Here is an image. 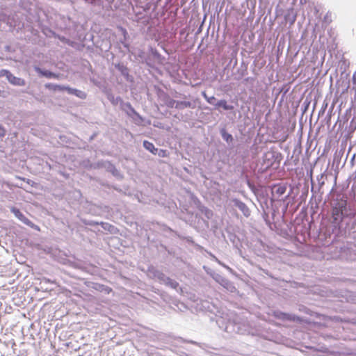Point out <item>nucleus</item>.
Listing matches in <instances>:
<instances>
[{"label":"nucleus","mask_w":356,"mask_h":356,"mask_svg":"<svg viewBox=\"0 0 356 356\" xmlns=\"http://www.w3.org/2000/svg\"><path fill=\"white\" fill-rule=\"evenodd\" d=\"M347 202L346 200L341 199L337 201L332 210V216L334 222H340L343 220V211L346 209Z\"/></svg>","instance_id":"1"},{"label":"nucleus","mask_w":356,"mask_h":356,"mask_svg":"<svg viewBox=\"0 0 356 356\" xmlns=\"http://www.w3.org/2000/svg\"><path fill=\"white\" fill-rule=\"evenodd\" d=\"M276 161V157L273 152H267L263 156V165L266 169L273 168Z\"/></svg>","instance_id":"2"},{"label":"nucleus","mask_w":356,"mask_h":356,"mask_svg":"<svg viewBox=\"0 0 356 356\" xmlns=\"http://www.w3.org/2000/svg\"><path fill=\"white\" fill-rule=\"evenodd\" d=\"M11 211L19 220H20L22 222H23L26 225H28L31 227H33V228L38 227L31 220H29L27 218H26L24 216V214L19 209H17L16 208H13Z\"/></svg>","instance_id":"3"},{"label":"nucleus","mask_w":356,"mask_h":356,"mask_svg":"<svg viewBox=\"0 0 356 356\" xmlns=\"http://www.w3.org/2000/svg\"><path fill=\"white\" fill-rule=\"evenodd\" d=\"M273 316L280 320L282 321H299V318L296 316H292L289 314L284 313L282 312H274Z\"/></svg>","instance_id":"4"},{"label":"nucleus","mask_w":356,"mask_h":356,"mask_svg":"<svg viewBox=\"0 0 356 356\" xmlns=\"http://www.w3.org/2000/svg\"><path fill=\"white\" fill-rule=\"evenodd\" d=\"M235 205L243 212L245 216L248 217L250 215V209L243 202L235 200Z\"/></svg>","instance_id":"5"},{"label":"nucleus","mask_w":356,"mask_h":356,"mask_svg":"<svg viewBox=\"0 0 356 356\" xmlns=\"http://www.w3.org/2000/svg\"><path fill=\"white\" fill-rule=\"evenodd\" d=\"M216 108H222L225 111H231L234 109V106L229 105L226 100H220L215 104Z\"/></svg>","instance_id":"6"},{"label":"nucleus","mask_w":356,"mask_h":356,"mask_svg":"<svg viewBox=\"0 0 356 356\" xmlns=\"http://www.w3.org/2000/svg\"><path fill=\"white\" fill-rule=\"evenodd\" d=\"M96 291L104 292L105 293L109 294L112 292V289L108 286H105L101 284H96L93 287Z\"/></svg>","instance_id":"7"},{"label":"nucleus","mask_w":356,"mask_h":356,"mask_svg":"<svg viewBox=\"0 0 356 356\" xmlns=\"http://www.w3.org/2000/svg\"><path fill=\"white\" fill-rule=\"evenodd\" d=\"M8 80L11 83L16 85V86H24L25 85V81L24 79H22L21 78L15 77L11 74L8 76Z\"/></svg>","instance_id":"8"},{"label":"nucleus","mask_w":356,"mask_h":356,"mask_svg":"<svg viewBox=\"0 0 356 356\" xmlns=\"http://www.w3.org/2000/svg\"><path fill=\"white\" fill-rule=\"evenodd\" d=\"M143 146L146 149L149 151L153 154H157L158 149L155 147V146L154 145V144L152 143L149 142L147 140H145L143 142Z\"/></svg>","instance_id":"9"},{"label":"nucleus","mask_w":356,"mask_h":356,"mask_svg":"<svg viewBox=\"0 0 356 356\" xmlns=\"http://www.w3.org/2000/svg\"><path fill=\"white\" fill-rule=\"evenodd\" d=\"M37 71L41 74L42 76L47 77V78H54V79H58L59 75L56 74L55 73H53L51 72L47 71V70H42L40 68L37 69Z\"/></svg>","instance_id":"10"},{"label":"nucleus","mask_w":356,"mask_h":356,"mask_svg":"<svg viewBox=\"0 0 356 356\" xmlns=\"http://www.w3.org/2000/svg\"><path fill=\"white\" fill-rule=\"evenodd\" d=\"M191 106V103L190 102H177L175 107L178 109H182L184 108H188Z\"/></svg>","instance_id":"11"},{"label":"nucleus","mask_w":356,"mask_h":356,"mask_svg":"<svg viewBox=\"0 0 356 356\" xmlns=\"http://www.w3.org/2000/svg\"><path fill=\"white\" fill-rule=\"evenodd\" d=\"M45 87L49 90H64V88H65V86H60V85H56V84H52V83H47L45 85Z\"/></svg>","instance_id":"12"},{"label":"nucleus","mask_w":356,"mask_h":356,"mask_svg":"<svg viewBox=\"0 0 356 356\" xmlns=\"http://www.w3.org/2000/svg\"><path fill=\"white\" fill-rule=\"evenodd\" d=\"M286 189L284 186H278L275 189V193L278 195H282L286 192Z\"/></svg>","instance_id":"13"},{"label":"nucleus","mask_w":356,"mask_h":356,"mask_svg":"<svg viewBox=\"0 0 356 356\" xmlns=\"http://www.w3.org/2000/svg\"><path fill=\"white\" fill-rule=\"evenodd\" d=\"M74 95H76V97H79L81 99H86V97H87V95H86V93L85 92L81 91V90H76V89Z\"/></svg>","instance_id":"14"},{"label":"nucleus","mask_w":356,"mask_h":356,"mask_svg":"<svg viewBox=\"0 0 356 356\" xmlns=\"http://www.w3.org/2000/svg\"><path fill=\"white\" fill-rule=\"evenodd\" d=\"M161 157H167L168 156V153L165 149H158L157 154Z\"/></svg>","instance_id":"15"},{"label":"nucleus","mask_w":356,"mask_h":356,"mask_svg":"<svg viewBox=\"0 0 356 356\" xmlns=\"http://www.w3.org/2000/svg\"><path fill=\"white\" fill-rule=\"evenodd\" d=\"M64 90H66L70 94L74 95L76 89L65 86Z\"/></svg>","instance_id":"16"},{"label":"nucleus","mask_w":356,"mask_h":356,"mask_svg":"<svg viewBox=\"0 0 356 356\" xmlns=\"http://www.w3.org/2000/svg\"><path fill=\"white\" fill-rule=\"evenodd\" d=\"M223 138L224 139H225L227 141H229V140H232V136L231 134H223Z\"/></svg>","instance_id":"17"},{"label":"nucleus","mask_w":356,"mask_h":356,"mask_svg":"<svg viewBox=\"0 0 356 356\" xmlns=\"http://www.w3.org/2000/svg\"><path fill=\"white\" fill-rule=\"evenodd\" d=\"M216 100V98L215 97L213 96H211V97H209V98L207 99V102L210 104H214V101Z\"/></svg>","instance_id":"18"},{"label":"nucleus","mask_w":356,"mask_h":356,"mask_svg":"<svg viewBox=\"0 0 356 356\" xmlns=\"http://www.w3.org/2000/svg\"><path fill=\"white\" fill-rule=\"evenodd\" d=\"M6 135V130L0 126V137H3Z\"/></svg>","instance_id":"19"},{"label":"nucleus","mask_w":356,"mask_h":356,"mask_svg":"<svg viewBox=\"0 0 356 356\" xmlns=\"http://www.w3.org/2000/svg\"><path fill=\"white\" fill-rule=\"evenodd\" d=\"M353 83L356 85V71L353 74Z\"/></svg>","instance_id":"20"},{"label":"nucleus","mask_w":356,"mask_h":356,"mask_svg":"<svg viewBox=\"0 0 356 356\" xmlns=\"http://www.w3.org/2000/svg\"><path fill=\"white\" fill-rule=\"evenodd\" d=\"M169 102L170 104L168 106L171 107L174 106V104L177 103V102L173 99H171Z\"/></svg>","instance_id":"21"},{"label":"nucleus","mask_w":356,"mask_h":356,"mask_svg":"<svg viewBox=\"0 0 356 356\" xmlns=\"http://www.w3.org/2000/svg\"><path fill=\"white\" fill-rule=\"evenodd\" d=\"M202 96L204 97V99L206 100H207V99L209 98V97L207 95L206 92H202Z\"/></svg>","instance_id":"22"},{"label":"nucleus","mask_w":356,"mask_h":356,"mask_svg":"<svg viewBox=\"0 0 356 356\" xmlns=\"http://www.w3.org/2000/svg\"><path fill=\"white\" fill-rule=\"evenodd\" d=\"M2 92H3V91H1V90H0V96H1V95H2Z\"/></svg>","instance_id":"23"}]
</instances>
